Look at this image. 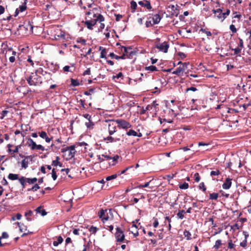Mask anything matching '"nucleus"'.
<instances>
[{
  "label": "nucleus",
  "mask_w": 251,
  "mask_h": 251,
  "mask_svg": "<svg viewBox=\"0 0 251 251\" xmlns=\"http://www.w3.org/2000/svg\"><path fill=\"white\" fill-rule=\"evenodd\" d=\"M199 188L200 189L202 190L203 192H206V187H205L204 182H202L200 183L199 185Z\"/></svg>",
  "instance_id": "obj_43"
},
{
  "label": "nucleus",
  "mask_w": 251,
  "mask_h": 251,
  "mask_svg": "<svg viewBox=\"0 0 251 251\" xmlns=\"http://www.w3.org/2000/svg\"><path fill=\"white\" fill-rule=\"evenodd\" d=\"M218 198V194L216 193H211L209 194V199L212 200H216Z\"/></svg>",
  "instance_id": "obj_31"
},
{
  "label": "nucleus",
  "mask_w": 251,
  "mask_h": 251,
  "mask_svg": "<svg viewBox=\"0 0 251 251\" xmlns=\"http://www.w3.org/2000/svg\"><path fill=\"white\" fill-rule=\"evenodd\" d=\"M26 183L29 184H33L37 181V179L36 177L32 178H26Z\"/></svg>",
  "instance_id": "obj_34"
},
{
  "label": "nucleus",
  "mask_w": 251,
  "mask_h": 251,
  "mask_svg": "<svg viewBox=\"0 0 251 251\" xmlns=\"http://www.w3.org/2000/svg\"><path fill=\"white\" fill-rule=\"evenodd\" d=\"M35 211L37 213H40L42 216H44L47 215V213L45 209H42V206H39L35 209Z\"/></svg>",
  "instance_id": "obj_16"
},
{
  "label": "nucleus",
  "mask_w": 251,
  "mask_h": 251,
  "mask_svg": "<svg viewBox=\"0 0 251 251\" xmlns=\"http://www.w3.org/2000/svg\"><path fill=\"white\" fill-rule=\"evenodd\" d=\"M229 29H230V30L232 32V33H234L235 32H236L237 31V29L235 26L234 25H231L229 26Z\"/></svg>",
  "instance_id": "obj_57"
},
{
  "label": "nucleus",
  "mask_w": 251,
  "mask_h": 251,
  "mask_svg": "<svg viewBox=\"0 0 251 251\" xmlns=\"http://www.w3.org/2000/svg\"><path fill=\"white\" fill-rule=\"evenodd\" d=\"M114 138L112 137V136H109L106 138H104V140L107 141L106 142V143H108V142L112 143V142H114Z\"/></svg>",
  "instance_id": "obj_48"
},
{
  "label": "nucleus",
  "mask_w": 251,
  "mask_h": 251,
  "mask_svg": "<svg viewBox=\"0 0 251 251\" xmlns=\"http://www.w3.org/2000/svg\"><path fill=\"white\" fill-rule=\"evenodd\" d=\"M115 122V121H109L108 132L110 135L113 134L116 131V126Z\"/></svg>",
  "instance_id": "obj_8"
},
{
  "label": "nucleus",
  "mask_w": 251,
  "mask_h": 251,
  "mask_svg": "<svg viewBox=\"0 0 251 251\" xmlns=\"http://www.w3.org/2000/svg\"><path fill=\"white\" fill-rule=\"evenodd\" d=\"M90 74H91L90 68H88L83 73V75L84 76H85L86 75H90Z\"/></svg>",
  "instance_id": "obj_61"
},
{
  "label": "nucleus",
  "mask_w": 251,
  "mask_h": 251,
  "mask_svg": "<svg viewBox=\"0 0 251 251\" xmlns=\"http://www.w3.org/2000/svg\"><path fill=\"white\" fill-rule=\"evenodd\" d=\"M235 245L232 243V240H230L228 243V249L235 251Z\"/></svg>",
  "instance_id": "obj_39"
},
{
  "label": "nucleus",
  "mask_w": 251,
  "mask_h": 251,
  "mask_svg": "<svg viewBox=\"0 0 251 251\" xmlns=\"http://www.w3.org/2000/svg\"><path fill=\"white\" fill-rule=\"evenodd\" d=\"M25 139L26 140H27V143L26 144L29 146V147H31V149L32 150V148L35 146V145L36 144V143L32 139H31L30 138L28 137H26L25 138Z\"/></svg>",
  "instance_id": "obj_17"
},
{
  "label": "nucleus",
  "mask_w": 251,
  "mask_h": 251,
  "mask_svg": "<svg viewBox=\"0 0 251 251\" xmlns=\"http://www.w3.org/2000/svg\"><path fill=\"white\" fill-rule=\"evenodd\" d=\"M177 54L182 59L186 57V54L182 52H178L177 53Z\"/></svg>",
  "instance_id": "obj_62"
},
{
  "label": "nucleus",
  "mask_w": 251,
  "mask_h": 251,
  "mask_svg": "<svg viewBox=\"0 0 251 251\" xmlns=\"http://www.w3.org/2000/svg\"><path fill=\"white\" fill-rule=\"evenodd\" d=\"M56 241L57 242V243L59 244H60L63 242V239L61 236H59L57 237V241Z\"/></svg>",
  "instance_id": "obj_63"
},
{
  "label": "nucleus",
  "mask_w": 251,
  "mask_h": 251,
  "mask_svg": "<svg viewBox=\"0 0 251 251\" xmlns=\"http://www.w3.org/2000/svg\"><path fill=\"white\" fill-rule=\"evenodd\" d=\"M230 13V10L227 9L226 10V12L225 13H223V19H222V21H223L226 17L227 16L229 15Z\"/></svg>",
  "instance_id": "obj_47"
},
{
  "label": "nucleus",
  "mask_w": 251,
  "mask_h": 251,
  "mask_svg": "<svg viewBox=\"0 0 251 251\" xmlns=\"http://www.w3.org/2000/svg\"><path fill=\"white\" fill-rule=\"evenodd\" d=\"M189 64V63H183V64H182V66H180L179 67L177 68L176 71L173 72V74L176 75H180V73L181 72H184L185 69L187 68V66Z\"/></svg>",
  "instance_id": "obj_7"
},
{
  "label": "nucleus",
  "mask_w": 251,
  "mask_h": 251,
  "mask_svg": "<svg viewBox=\"0 0 251 251\" xmlns=\"http://www.w3.org/2000/svg\"><path fill=\"white\" fill-rule=\"evenodd\" d=\"M71 85L75 87L79 85V83L77 79H74L73 78L71 79Z\"/></svg>",
  "instance_id": "obj_38"
},
{
  "label": "nucleus",
  "mask_w": 251,
  "mask_h": 251,
  "mask_svg": "<svg viewBox=\"0 0 251 251\" xmlns=\"http://www.w3.org/2000/svg\"><path fill=\"white\" fill-rule=\"evenodd\" d=\"M39 134L40 137L43 139H45L47 136V133L44 131L39 132Z\"/></svg>",
  "instance_id": "obj_52"
},
{
  "label": "nucleus",
  "mask_w": 251,
  "mask_h": 251,
  "mask_svg": "<svg viewBox=\"0 0 251 251\" xmlns=\"http://www.w3.org/2000/svg\"><path fill=\"white\" fill-rule=\"evenodd\" d=\"M115 236L117 242H122L125 240V234L124 232L119 227L116 228V232L115 234Z\"/></svg>",
  "instance_id": "obj_4"
},
{
  "label": "nucleus",
  "mask_w": 251,
  "mask_h": 251,
  "mask_svg": "<svg viewBox=\"0 0 251 251\" xmlns=\"http://www.w3.org/2000/svg\"><path fill=\"white\" fill-rule=\"evenodd\" d=\"M41 150L42 151H44L45 150V149L41 145H37L36 144H35V146H34L32 148V150Z\"/></svg>",
  "instance_id": "obj_28"
},
{
  "label": "nucleus",
  "mask_w": 251,
  "mask_h": 251,
  "mask_svg": "<svg viewBox=\"0 0 251 251\" xmlns=\"http://www.w3.org/2000/svg\"><path fill=\"white\" fill-rule=\"evenodd\" d=\"M51 176H52L53 180H55L57 177V176L56 175V172L55 171V169H54V168L52 170Z\"/></svg>",
  "instance_id": "obj_51"
},
{
  "label": "nucleus",
  "mask_w": 251,
  "mask_h": 251,
  "mask_svg": "<svg viewBox=\"0 0 251 251\" xmlns=\"http://www.w3.org/2000/svg\"><path fill=\"white\" fill-rule=\"evenodd\" d=\"M145 2L139 1H138V4L142 7H146L148 10H151L152 8V6L150 2L147 0H145Z\"/></svg>",
  "instance_id": "obj_11"
},
{
  "label": "nucleus",
  "mask_w": 251,
  "mask_h": 251,
  "mask_svg": "<svg viewBox=\"0 0 251 251\" xmlns=\"http://www.w3.org/2000/svg\"><path fill=\"white\" fill-rule=\"evenodd\" d=\"M212 12L215 14V16L217 17L218 19H223V12L221 8L217 9H213Z\"/></svg>",
  "instance_id": "obj_12"
},
{
  "label": "nucleus",
  "mask_w": 251,
  "mask_h": 251,
  "mask_svg": "<svg viewBox=\"0 0 251 251\" xmlns=\"http://www.w3.org/2000/svg\"><path fill=\"white\" fill-rule=\"evenodd\" d=\"M183 234H184V236L185 237H186L187 240L191 239V233L189 231L185 230L184 231Z\"/></svg>",
  "instance_id": "obj_36"
},
{
  "label": "nucleus",
  "mask_w": 251,
  "mask_h": 251,
  "mask_svg": "<svg viewBox=\"0 0 251 251\" xmlns=\"http://www.w3.org/2000/svg\"><path fill=\"white\" fill-rule=\"evenodd\" d=\"M20 156H22V157H24L25 159H24L22 161V167L23 168L26 169L28 167V161L26 160L27 158H30L31 157V156H25L23 155H20Z\"/></svg>",
  "instance_id": "obj_13"
},
{
  "label": "nucleus",
  "mask_w": 251,
  "mask_h": 251,
  "mask_svg": "<svg viewBox=\"0 0 251 251\" xmlns=\"http://www.w3.org/2000/svg\"><path fill=\"white\" fill-rule=\"evenodd\" d=\"M118 176V174H113L111 176H108L105 178L106 181H109L114 179H115Z\"/></svg>",
  "instance_id": "obj_37"
},
{
  "label": "nucleus",
  "mask_w": 251,
  "mask_h": 251,
  "mask_svg": "<svg viewBox=\"0 0 251 251\" xmlns=\"http://www.w3.org/2000/svg\"><path fill=\"white\" fill-rule=\"evenodd\" d=\"M161 19V18L159 14H156L154 15L152 17L153 24L156 25L158 24L160 22Z\"/></svg>",
  "instance_id": "obj_14"
},
{
  "label": "nucleus",
  "mask_w": 251,
  "mask_h": 251,
  "mask_svg": "<svg viewBox=\"0 0 251 251\" xmlns=\"http://www.w3.org/2000/svg\"><path fill=\"white\" fill-rule=\"evenodd\" d=\"M194 179L196 182H198L201 179V177L198 173H196L194 174Z\"/></svg>",
  "instance_id": "obj_49"
},
{
  "label": "nucleus",
  "mask_w": 251,
  "mask_h": 251,
  "mask_svg": "<svg viewBox=\"0 0 251 251\" xmlns=\"http://www.w3.org/2000/svg\"><path fill=\"white\" fill-rule=\"evenodd\" d=\"M146 69L147 70H149V71H150L151 72L157 71V68L155 66H152V65L149 66V67H147L146 68Z\"/></svg>",
  "instance_id": "obj_45"
},
{
  "label": "nucleus",
  "mask_w": 251,
  "mask_h": 251,
  "mask_svg": "<svg viewBox=\"0 0 251 251\" xmlns=\"http://www.w3.org/2000/svg\"><path fill=\"white\" fill-rule=\"evenodd\" d=\"M104 228L106 229H108L110 231L112 232V231L113 230V226L112 225H105Z\"/></svg>",
  "instance_id": "obj_56"
},
{
  "label": "nucleus",
  "mask_w": 251,
  "mask_h": 251,
  "mask_svg": "<svg viewBox=\"0 0 251 251\" xmlns=\"http://www.w3.org/2000/svg\"><path fill=\"white\" fill-rule=\"evenodd\" d=\"M123 49L124 51V53L127 56L128 58H130L133 55L135 54V52L132 50V48L131 47L126 48L124 46H121V50H123Z\"/></svg>",
  "instance_id": "obj_6"
},
{
  "label": "nucleus",
  "mask_w": 251,
  "mask_h": 251,
  "mask_svg": "<svg viewBox=\"0 0 251 251\" xmlns=\"http://www.w3.org/2000/svg\"><path fill=\"white\" fill-rule=\"evenodd\" d=\"M8 112H9V111L8 110H3L1 113V116L0 117V119H3L4 118V117L6 116V115L7 114V113Z\"/></svg>",
  "instance_id": "obj_53"
},
{
  "label": "nucleus",
  "mask_w": 251,
  "mask_h": 251,
  "mask_svg": "<svg viewBox=\"0 0 251 251\" xmlns=\"http://www.w3.org/2000/svg\"><path fill=\"white\" fill-rule=\"evenodd\" d=\"M28 84L30 86H40L42 84V77L38 75L35 72L26 78Z\"/></svg>",
  "instance_id": "obj_1"
},
{
  "label": "nucleus",
  "mask_w": 251,
  "mask_h": 251,
  "mask_svg": "<svg viewBox=\"0 0 251 251\" xmlns=\"http://www.w3.org/2000/svg\"><path fill=\"white\" fill-rule=\"evenodd\" d=\"M179 187L181 189H186L189 187V184L188 183L184 182L183 184H180Z\"/></svg>",
  "instance_id": "obj_41"
},
{
  "label": "nucleus",
  "mask_w": 251,
  "mask_h": 251,
  "mask_svg": "<svg viewBox=\"0 0 251 251\" xmlns=\"http://www.w3.org/2000/svg\"><path fill=\"white\" fill-rule=\"evenodd\" d=\"M109 56L111 57V58H115L117 60H119L120 59H124L125 58L126 54L124 53L122 56H118L115 55L113 52H111L109 54Z\"/></svg>",
  "instance_id": "obj_15"
},
{
  "label": "nucleus",
  "mask_w": 251,
  "mask_h": 251,
  "mask_svg": "<svg viewBox=\"0 0 251 251\" xmlns=\"http://www.w3.org/2000/svg\"><path fill=\"white\" fill-rule=\"evenodd\" d=\"M241 49L239 47H237L235 49H232V50H234V55H237L238 54H239L241 51Z\"/></svg>",
  "instance_id": "obj_46"
},
{
  "label": "nucleus",
  "mask_w": 251,
  "mask_h": 251,
  "mask_svg": "<svg viewBox=\"0 0 251 251\" xmlns=\"http://www.w3.org/2000/svg\"><path fill=\"white\" fill-rule=\"evenodd\" d=\"M154 24H153V23H152L151 21H147L146 22V26L147 27H150V26H152Z\"/></svg>",
  "instance_id": "obj_64"
},
{
  "label": "nucleus",
  "mask_w": 251,
  "mask_h": 251,
  "mask_svg": "<svg viewBox=\"0 0 251 251\" xmlns=\"http://www.w3.org/2000/svg\"><path fill=\"white\" fill-rule=\"evenodd\" d=\"M99 230V228H98L97 227L94 226H91V227L89 228V231L92 234H95L98 230Z\"/></svg>",
  "instance_id": "obj_29"
},
{
  "label": "nucleus",
  "mask_w": 251,
  "mask_h": 251,
  "mask_svg": "<svg viewBox=\"0 0 251 251\" xmlns=\"http://www.w3.org/2000/svg\"><path fill=\"white\" fill-rule=\"evenodd\" d=\"M35 73L38 75V74L42 75L43 76H45L46 75H50V73H48L46 71H44L42 68H39L35 71Z\"/></svg>",
  "instance_id": "obj_19"
},
{
  "label": "nucleus",
  "mask_w": 251,
  "mask_h": 251,
  "mask_svg": "<svg viewBox=\"0 0 251 251\" xmlns=\"http://www.w3.org/2000/svg\"><path fill=\"white\" fill-rule=\"evenodd\" d=\"M232 179L229 178H226L222 185V187L224 189H228L230 188L231 185Z\"/></svg>",
  "instance_id": "obj_10"
},
{
  "label": "nucleus",
  "mask_w": 251,
  "mask_h": 251,
  "mask_svg": "<svg viewBox=\"0 0 251 251\" xmlns=\"http://www.w3.org/2000/svg\"><path fill=\"white\" fill-rule=\"evenodd\" d=\"M119 156L118 155H116L113 157H112V158L111 159L112 160V163L111 164V165L114 166L115 165L117 162V160L119 159Z\"/></svg>",
  "instance_id": "obj_42"
},
{
  "label": "nucleus",
  "mask_w": 251,
  "mask_h": 251,
  "mask_svg": "<svg viewBox=\"0 0 251 251\" xmlns=\"http://www.w3.org/2000/svg\"><path fill=\"white\" fill-rule=\"evenodd\" d=\"M220 171L219 170H216L215 171H212L210 172V176H218L220 174Z\"/></svg>",
  "instance_id": "obj_50"
},
{
  "label": "nucleus",
  "mask_w": 251,
  "mask_h": 251,
  "mask_svg": "<svg viewBox=\"0 0 251 251\" xmlns=\"http://www.w3.org/2000/svg\"><path fill=\"white\" fill-rule=\"evenodd\" d=\"M85 126L88 128L92 129L94 126V123L92 121L91 119L88 120V122L85 123Z\"/></svg>",
  "instance_id": "obj_24"
},
{
  "label": "nucleus",
  "mask_w": 251,
  "mask_h": 251,
  "mask_svg": "<svg viewBox=\"0 0 251 251\" xmlns=\"http://www.w3.org/2000/svg\"><path fill=\"white\" fill-rule=\"evenodd\" d=\"M155 47L158 49L160 51H163L164 53H167L169 48V45L168 42H164L162 43L156 44Z\"/></svg>",
  "instance_id": "obj_5"
},
{
  "label": "nucleus",
  "mask_w": 251,
  "mask_h": 251,
  "mask_svg": "<svg viewBox=\"0 0 251 251\" xmlns=\"http://www.w3.org/2000/svg\"><path fill=\"white\" fill-rule=\"evenodd\" d=\"M118 124V127L123 129H127L131 127V125L128 122L123 119H118L115 120Z\"/></svg>",
  "instance_id": "obj_3"
},
{
  "label": "nucleus",
  "mask_w": 251,
  "mask_h": 251,
  "mask_svg": "<svg viewBox=\"0 0 251 251\" xmlns=\"http://www.w3.org/2000/svg\"><path fill=\"white\" fill-rule=\"evenodd\" d=\"M33 214V211L31 210H29L27 212L25 213V216L26 217V220L28 221H31V218H29V217L31 216Z\"/></svg>",
  "instance_id": "obj_30"
},
{
  "label": "nucleus",
  "mask_w": 251,
  "mask_h": 251,
  "mask_svg": "<svg viewBox=\"0 0 251 251\" xmlns=\"http://www.w3.org/2000/svg\"><path fill=\"white\" fill-rule=\"evenodd\" d=\"M59 160L60 157L59 156H56V159L52 161L51 165L54 166H57L58 165L60 167H61L62 164L59 161Z\"/></svg>",
  "instance_id": "obj_20"
},
{
  "label": "nucleus",
  "mask_w": 251,
  "mask_h": 251,
  "mask_svg": "<svg viewBox=\"0 0 251 251\" xmlns=\"http://www.w3.org/2000/svg\"><path fill=\"white\" fill-rule=\"evenodd\" d=\"M19 181L22 185L23 188H24L25 187V183H26V177L24 176H21L19 178Z\"/></svg>",
  "instance_id": "obj_26"
},
{
  "label": "nucleus",
  "mask_w": 251,
  "mask_h": 251,
  "mask_svg": "<svg viewBox=\"0 0 251 251\" xmlns=\"http://www.w3.org/2000/svg\"><path fill=\"white\" fill-rule=\"evenodd\" d=\"M94 92L93 89H90L89 91H85L84 92V94L87 96L90 95L91 94V93Z\"/></svg>",
  "instance_id": "obj_60"
},
{
  "label": "nucleus",
  "mask_w": 251,
  "mask_h": 251,
  "mask_svg": "<svg viewBox=\"0 0 251 251\" xmlns=\"http://www.w3.org/2000/svg\"><path fill=\"white\" fill-rule=\"evenodd\" d=\"M247 245V241L244 239L242 242L240 243V245L243 248H245Z\"/></svg>",
  "instance_id": "obj_58"
},
{
  "label": "nucleus",
  "mask_w": 251,
  "mask_h": 251,
  "mask_svg": "<svg viewBox=\"0 0 251 251\" xmlns=\"http://www.w3.org/2000/svg\"><path fill=\"white\" fill-rule=\"evenodd\" d=\"M222 245V241L220 239L217 240L215 242V244L214 246H213V248L217 250L220 248V246Z\"/></svg>",
  "instance_id": "obj_33"
},
{
  "label": "nucleus",
  "mask_w": 251,
  "mask_h": 251,
  "mask_svg": "<svg viewBox=\"0 0 251 251\" xmlns=\"http://www.w3.org/2000/svg\"><path fill=\"white\" fill-rule=\"evenodd\" d=\"M65 36V33L64 31H60L59 34H55L54 35V37L56 39H64Z\"/></svg>",
  "instance_id": "obj_22"
},
{
  "label": "nucleus",
  "mask_w": 251,
  "mask_h": 251,
  "mask_svg": "<svg viewBox=\"0 0 251 251\" xmlns=\"http://www.w3.org/2000/svg\"><path fill=\"white\" fill-rule=\"evenodd\" d=\"M185 213H186V212L184 210H179V211L178 212V213L176 214L177 217L178 219H183L184 217V214Z\"/></svg>",
  "instance_id": "obj_25"
},
{
  "label": "nucleus",
  "mask_w": 251,
  "mask_h": 251,
  "mask_svg": "<svg viewBox=\"0 0 251 251\" xmlns=\"http://www.w3.org/2000/svg\"><path fill=\"white\" fill-rule=\"evenodd\" d=\"M130 7H131V8L133 10V11H132V12H134L135 11V10L136 9L137 7L136 2L133 0L131 1L130 2Z\"/></svg>",
  "instance_id": "obj_40"
},
{
  "label": "nucleus",
  "mask_w": 251,
  "mask_h": 251,
  "mask_svg": "<svg viewBox=\"0 0 251 251\" xmlns=\"http://www.w3.org/2000/svg\"><path fill=\"white\" fill-rule=\"evenodd\" d=\"M19 11L21 12L24 11L26 9V3H25L24 4L21 5L19 6Z\"/></svg>",
  "instance_id": "obj_55"
},
{
  "label": "nucleus",
  "mask_w": 251,
  "mask_h": 251,
  "mask_svg": "<svg viewBox=\"0 0 251 251\" xmlns=\"http://www.w3.org/2000/svg\"><path fill=\"white\" fill-rule=\"evenodd\" d=\"M160 122L161 124H163L164 122L168 123H172L173 121L172 119H166L165 118H160Z\"/></svg>",
  "instance_id": "obj_44"
},
{
  "label": "nucleus",
  "mask_w": 251,
  "mask_h": 251,
  "mask_svg": "<svg viewBox=\"0 0 251 251\" xmlns=\"http://www.w3.org/2000/svg\"><path fill=\"white\" fill-rule=\"evenodd\" d=\"M126 134L128 136H136L137 135V132L133 129H130L128 131L126 132Z\"/></svg>",
  "instance_id": "obj_32"
},
{
  "label": "nucleus",
  "mask_w": 251,
  "mask_h": 251,
  "mask_svg": "<svg viewBox=\"0 0 251 251\" xmlns=\"http://www.w3.org/2000/svg\"><path fill=\"white\" fill-rule=\"evenodd\" d=\"M16 224L18 225V226L20 228V230L21 232L26 231L27 230L26 226H25L24 224H21V223L18 222L16 223Z\"/></svg>",
  "instance_id": "obj_21"
},
{
  "label": "nucleus",
  "mask_w": 251,
  "mask_h": 251,
  "mask_svg": "<svg viewBox=\"0 0 251 251\" xmlns=\"http://www.w3.org/2000/svg\"><path fill=\"white\" fill-rule=\"evenodd\" d=\"M85 25H86L87 27L90 30L93 29V26H94L92 24V22L90 20H87L84 22Z\"/></svg>",
  "instance_id": "obj_27"
},
{
  "label": "nucleus",
  "mask_w": 251,
  "mask_h": 251,
  "mask_svg": "<svg viewBox=\"0 0 251 251\" xmlns=\"http://www.w3.org/2000/svg\"><path fill=\"white\" fill-rule=\"evenodd\" d=\"M40 188L39 186L37 184H35L32 188V191L33 192L36 191L38 189Z\"/></svg>",
  "instance_id": "obj_59"
},
{
  "label": "nucleus",
  "mask_w": 251,
  "mask_h": 251,
  "mask_svg": "<svg viewBox=\"0 0 251 251\" xmlns=\"http://www.w3.org/2000/svg\"><path fill=\"white\" fill-rule=\"evenodd\" d=\"M106 211L107 209L103 210V209H101L98 212V216L101 219L103 223H105V222L109 218L108 216H105V212Z\"/></svg>",
  "instance_id": "obj_9"
},
{
  "label": "nucleus",
  "mask_w": 251,
  "mask_h": 251,
  "mask_svg": "<svg viewBox=\"0 0 251 251\" xmlns=\"http://www.w3.org/2000/svg\"><path fill=\"white\" fill-rule=\"evenodd\" d=\"M153 220H154V222L153 223V226L154 227L156 228L159 225L158 220L157 218H154V217L153 218Z\"/></svg>",
  "instance_id": "obj_54"
},
{
  "label": "nucleus",
  "mask_w": 251,
  "mask_h": 251,
  "mask_svg": "<svg viewBox=\"0 0 251 251\" xmlns=\"http://www.w3.org/2000/svg\"><path fill=\"white\" fill-rule=\"evenodd\" d=\"M75 146L72 145L69 147H66V148L61 149V152L63 153L68 152V157L69 158H72L75 156L76 151H75Z\"/></svg>",
  "instance_id": "obj_2"
},
{
  "label": "nucleus",
  "mask_w": 251,
  "mask_h": 251,
  "mask_svg": "<svg viewBox=\"0 0 251 251\" xmlns=\"http://www.w3.org/2000/svg\"><path fill=\"white\" fill-rule=\"evenodd\" d=\"M8 178L11 180H15L18 179V175L10 173L8 175Z\"/></svg>",
  "instance_id": "obj_23"
},
{
  "label": "nucleus",
  "mask_w": 251,
  "mask_h": 251,
  "mask_svg": "<svg viewBox=\"0 0 251 251\" xmlns=\"http://www.w3.org/2000/svg\"><path fill=\"white\" fill-rule=\"evenodd\" d=\"M94 17H95L97 18V20L98 21H99L100 22H101L104 21V18L103 16L101 14H99L98 16H96V14L94 15Z\"/></svg>",
  "instance_id": "obj_35"
},
{
  "label": "nucleus",
  "mask_w": 251,
  "mask_h": 251,
  "mask_svg": "<svg viewBox=\"0 0 251 251\" xmlns=\"http://www.w3.org/2000/svg\"><path fill=\"white\" fill-rule=\"evenodd\" d=\"M99 50H101L100 57L101 58L106 59V54L107 53L106 50L105 48H103L102 47H99Z\"/></svg>",
  "instance_id": "obj_18"
}]
</instances>
